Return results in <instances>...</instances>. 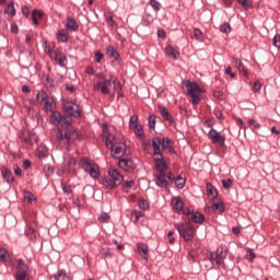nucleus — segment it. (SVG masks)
Listing matches in <instances>:
<instances>
[{
	"label": "nucleus",
	"instance_id": "a878e982",
	"mask_svg": "<svg viewBox=\"0 0 280 280\" xmlns=\"http://www.w3.org/2000/svg\"><path fill=\"white\" fill-rule=\"evenodd\" d=\"M107 55L109 56V58H114V60H117V61H119L121 58L119 56V52H117V49H115V47L113 46L107 47Z\"/></svg>",
	"mask_w": 280,
	"mask_h": 280
},
{
	"label": "nucleus",
	"instance_id": "37998d69",
	"mask_svg": "<svg viewBox=\"0 0 280 280\" xmlns=\"http://www.w3.org/2000/svg\"><path fill=\"white\" fill-rule=\"evenodd\" d=\"M97 220H98V222L106 224V222H108V220H110V214H108L107 212H102Z\"/></svg>",
	"mask_w": 280,
	"mask_h": 280
},
{
	"label": "nucleus",
	"instance_id": "72a5a7b5",
	"mask_svg": "<svg viewBox=\"0 0 280 280\" xmlns=\"http://www.w3.org/2000/svg\"><path fill=\"white\" fill-rule=\"evenodd\" d=\"M43 14L44 13L42 11H38V10L33 11L32 21L34 25H38V19H43Z\"/></svg>",
	"mask_w": 280,
	"mask_h": 280
},
{
	"label": "nucleus",
	"instance_id": "7c9ffc66",
	"mask_svg": "<svg viewBox=\"0 0 280 280\" xmlns=\"http://www.w3.org/2000/svg\"><path fill=\"white\" fill-rule=\"evenodd\" d=\"M105 143H106V148H107L108 150H113V148H115V136L108 133V135L106 136V141H105Z\"/></svg>",
	"mask_w": 280,
	"mask_h": 280
},
{
	"label": "nucleus",
	"instance_id": "de8ad7c7",
	"mask_svg": "<svg viewBox=\"0 0 280 280\" xmlns=\"http://www.w3.org/2000/svg\"><path fill=\"white\" fill-rule=\"evenodd\" d=\"M220 32H222V34H229V32H231V24L229 23H223L221 26H220Z\"/></svg>",
	"mask_w": 280,
	"mask_h": 280
},
{
	"label": "nucleus",
	"instance_id": "ea45409f",
	"mask_svg": "<svg viewBox=\"0 0 280 280\" xmlns=\"http://www.w3.org/2000/svg\"><path fill=\"white\" fill-rule=\"evenodd\" d=\"M10 260V253L8 249L0 248V261H9Z\"/></svg>",
	"mask_w": 280,
	"mask_h": 280
},
{
	"label": "nucleus",
	"instance_id": "a19ab883",
	"mask_svg": "<svg viewBox=\"0 0 280 280\" xmlns=\"http://www.w3.org/2000/svg\"><path fill=\"white\" fill-rule=\"evenodd\" d=\"M212 211H214V212L219 211V213H223V211H224V203H222V202H214V203H212Z\"/></svg>",
	"mask_w": 280,
	"mask_h": 280
},
{
	"label": "nucleus",
	"instance_id": "a211bd4d",
	"mask_svg": "<svg viewBox=\"0 0 280 280\" xmlns=\"http://www.w3.org/2000/svg\"><path fill=\"white\" fill-rule=\"evenodd\" d=\"M69 38H71V36L69 35V31L62 28L57 32V40L59 43H69Z\"/></svg>",
	"mask_w": 280,
	"mask_h": 280
},
{
	"label": "nucleus",
	"instance_id": "aec40b11",
	"mask_svg": "<svg viewBox=\"0 0 280 280\" xmlns=\"http://www.w3.org/2000/svg\"><path fill=\"white\" fill-rule=\"evenodd\" d=\"M66 30H69L70 32H78L80 30V26L75 22V20L71 16L67 19V23L65 25Z\"/></svg>",
	"mask_w": 280,
	"mask_h": 280
},
{
	"label": "nucleus",
	"instance_id": "ddd939ff",
	"mask_svg": "<svg viewBox=\"0 0 280 280\" xmlns=\"http://www.w3.org/2000/svg\"><path fill=\"white\" fill-rule=\"evenodd\" d=\"M14 266L18 275H30V266H27V264H25V260H23L22 258L15 260Z\"/></svg>",
	"mask_w": 280,
	"mask_h": 280
},
{
	"label": "nucleus",
	"instance_id": "9d476101",
	"mask_svg": "<svg viewBox=\"0 0 280 280\" xmlns=\"http://www.w3.org/2000/svg\"><path fill=\"white\" fill-rule=\"evenodd\" d=\"M110 86H113V80L110 79L94 83V89H96V91H101L103 95H108L110 93Z\"/></svg>",
	"mask_w": 280,
	"mask_h": 280
},
{
	"label": "nucleus",
	"instance_id": "cd10ccee",
	"mask_svg": "<svg viewBox=\"0 0 280 280\" xmlns=\"http://www.w3.org/2000/svg\"><path fill=\"white\" fill-rule=\"evenodd\" d=\"M50 120L54 126H59L60 121H62V116L58 112H52L50 115Z\"/></svg>",
	"mask_w": 280,
	"mask_h": 280
},
{
	"label": "nucleus",
	"instance_id": "9b49d317",
	"mask_svg": "<svg viewBox=\"0 0 280 280\" xmlns=\"http://www.w3.org/2000/svg\"><path fill=\"white\" fill-rule=\"evenodd\" d=\"M114 159H121L126 154V143L115 142L113 149H109Z\"/></svg>",
	"mask_w": 280,
	"mask_h": 280
},
{
	"label": "nucleus",
	"instance_id": "69168bd1",
	"mask_svg": "<svg viewBox=\"0 0 280 280\" xmlns=\"http://www.w3.org/2000/svg\"><path fill=\"white\" fill-rule=\"evenodd\" d=\"M182 213H183L184 215H187V217L190 215V218H191V213H195V212H194V210H191V209H189V208H183V209H182Z\"/></svg>",
	"mask_w": 280,
	"mask_h": 280
},
{
	"label": "nucleus",
	"instance_id": "4be33fe9",
	"mask_svg": "<svg viewBox=\"0 0 280 280\" xmlns=\"http://www.w3.org/2000/svg\"><path fill=\"white\" fill-rule=\"evenodd\" d=\"M137 248L140 257H142V259L148 260L149 255H148V246L145 245V243H139L137 245Z\"/></svg>",
	"mask_w": 280,
	"mask_h": 280
},
{
	"label": "nucleus",
	"instance_id": "f8f14e48",
	"mask_svg": "<svg viewBox=\"0 0 280 280\" xmlns=\"http://www.w3.org/2000/svg\"><path fill=\"white\" fill-rule=\"evenodd\" d=\"M65 170L68 174H75V165H78V160L72 158L71 155H67L66 159Z\"/></svg>",
	"mask_w": 280,
	"mask_h": 280
},
{
	"label": "nucleus",
	"instance_id": "473e14b6",
	"mask_svg": "<svg viewBox=\"0 0 280 280\" xmlns=\"http://www.w3.org/2000/svg\"><path fill=\"white\" fill-rule=\"evenodd\" d=\"M55 60L59 65V67H65V61L67 60V56L61 52H57L55 55Z\"/></svg>",
	"mask_w": 280,
	"mask_h": 280
},
{
	"label": "nucleus",
	"instance_id": "58836bf2",
	"mask_svg": "<svg viewBox=\"0 0 280 280\" xmlns=\"http://www.w3.org/2000/svg\"><path fill=\"white\" fill-rule=\"evenodd\" d=\"M208 196L212 198H218V189H215L211 184H207Z\"/></svg>",
	"mask_w": 280,
	"mask_h": 280
},
{
	"label": "nucleus",
	"instance_id": "8fccbe9b",
	"mask_svg": "<svg viewBox=\"0 0 280 280\" xmlns=\"http://www.w3.org/2000/svg\"><path fill=\"white\" fill-rule=\"evenodd\" d=\"M44 173L46 174V176H51L54 174V166H51L50 164H46L44 166Z\"/></svg>",
	"mask_w": 280,
	"mask_h": 280
},
{
	"label": "nucleus",
	"instance_id": "4d7b16f0",
	"mask_svg": "<svg viewBox=\"0 0 280 280\" xmlns=\"http://www.w3.org/2000/svg\"><path fill=\"white\" fill-rule=\"evenodd\" d=\"M15 280H30V273H16Z\"/></svg>",
	"mask_w": 280,
	"mask_h": 280
},
{
	"label": "nucleus",
	"instance_id": "39448f33",
	"mask_svg": "<svg viewBox=\"0 0 280 280\" xmlns=\"http://www.w3.org/2000/svg\"><path fill=\"white\" fill-rule=\"evenodd\" d=\"M187 95L191 96L192 104H200V94L205 93V90L196 82H186Z\"/></svg>",
	"mask_w": 280,
	"mask_h": 280
},
{
	"label": "nucleus",
	"instance_id": "a18cd8bd",
	"mask_svg": "<svg viewBox=\"0 0 280 280\" xmlns=\"http://www.w3.org/2000/svg\"><path fill=\"white\" fill-rule=\"evenodd\" d=\"M149 128H150V130H154V128H156V116L155 115H151L149 117Z\"/></svg>",
	"mask_w": 280,
	"mask_h": 280
},
{
	"label": "nucleus",
	"instance_id": "e433bc0d",
	"mask_svg": "<svg viewBox=\"0 0 280 280\" xmlns=\"http://www.w3.org/2000/svg\"><path fill=\"white\" fill-rule=\"evenodd\" d=\"M139 126V116L132 115L129 120V128L132 130Z\"/></svg>",
	"mask_w": 280,
	"mask_h": 280
},
{
	"label": "nucleus",
	"instance_id": "3c124183",
	"mask_svg": "<svg viewBox=\"0 0 280 280\" xmlns=\"http://www.w3.org/2000/svg\"><path fill=\"white\" fill-rule=\"evenodd\" d=\"M223 189H230V187H233V179H223L222 180Z\"/></svg>",
	"mask_w": 280,
	"mask_h": 280
},
{
	"label": "nucleus",
	"instance_id": "4c0bfd02",
	"mask_svg": "<svg viewBox=\"0 0 280 280\" xmlns=\"http://www.w3.org/2000/svg\"><path fill=\"white\" fill-rule=\"evenodd\" d=\"M185 183H187V180L185 178H183V176L178 175L175 178V185L177 187V189H183V187H185Z\"/></svg>",
	"mask_w": 280,
	"mask_h": 280
},
{
	"label": "nucleus",
	"instance_id": "bf43d9fd",
	"mask_svg": "<svg viewBox=\"0 0 280 280\" xmlns=\"http://www.w3.org/2000/svg\"><path fill=\"white\" fill-rule=\"evenodd\" d=\"M106 21L109 27H117V22H115V19L113 18V15L107 16Z\"/></svg>",
	"mask_w": 280,
	"mask_h": 280
},
{
	"label": "nucleus",
	"instance_id": "6ab92c4d",
	"mask_svg": "<svg viewBox=\"0 0 280 280\" xmlns=\"http://www.w3.org/2000/svg\"><path fill=\"white\" fill-rule=\"evenodd\" d=\"M159 113L162 115L163 119H165V121H168L170 124H174V118L172 117V115H170V112L167 110V108L163 107L162 105L158 106Z\"/></svg>",
	"mask_w": 280,
	"mask_h": 280
},
{
	"label": "nucleus",
	"instance_id": "680f3d73",
	"mask_svg": "<svg viewBox=\"0 0 280 280\" xmlns=\"http://www.w3.org/2000/svg\"><path fill=\"white\" fill-rule=\"evenodd\" d=\"M238 3L243 5L244 10H248V8H250V0H238Z\"/></svg>",
	"mask_w": 280,
	"mask_h": 280
},
{
	"label": "nucleus",
	"instance_id": "20e7f679",
	"mask_svg": "<svg viewBox=\"0 0 280 280\" xmlns=\"http://www.w3.org/2000/svg\"><path fill=\"white\" fill-rule=\"evenodd\" d=\"M124 183V175L119 173L116 168H110L108 171V176L103 179V185L107 189H115Z\"/></svg>",
	"mask_w": 280,
	"mask_h": 280
},
{
	"label": "nucleus",
	"instance_id": "393cba45",
	"mask_svg": "<svg viewBox=\"0 0 280 280\" xmlns=\"http://www.w3.org/2000/svg\"><path fill=\"white\" fill-rule=\"evenodd\" d=\"M165 51L170 58H173V60H178V57L180 56V54H178V51H176V49H174L172 46H166Z\"/></svg>",
	"mask_w": 280,
	"mask_h": 280
},
{
	"label": "nucleus",
	"instance_id": "c03bdc74",
	"mask_svg": "<svg viewBox=\"0 0 280 280\" xmlns=\"http://www.w3.org/2000/svg\"><path fill=\"white\" fill-rule=\"evenodd\" d=\"M149 4L154 10V12H159V10H161V2H159L156 0H150Z\"/></svg>",
	"mask_w": 280,
	"mask_h": 280
},
{
	"label": "nucleus",
	"instance_id": "5fc2aeb1",
	"mask_svg": "<svg viewBox=\"0 0 280 280\" xmlns=\"http://www.w3.org/2000/svg\"><path fill=\"white\" fill-rule=\"evenodd\" d=\"M46 88L48 89H56V85L54 84V79L47 77L45 82Z\"/></svg>",
	"mask_w": 280,
	"mask_h": 280
},
{
	"label": "nucleus",
	"instance_id": "7ed1b4c3",
	"mask_svg": "<svg viewBox=\"0 0 280 280\" xmlns=\"http://www.w3.org/2000/svg\"><path fill=\"white\" fill-rule=\"evenodd\" d=\"M155 170L158 172L156 178H155V185L158 187H167L170 185V180L174 182L176 180V177H174V174L172 172H167V164L164 162V168L160 167L158 163H155Z\"/></svg>",
	"mask_w": 280,
	"mask_h": 280
},
{
	"label": "nucleus",
	"instance_id": "0eeeda50",
	"mask_svg": "<svg viewBox=\"0 0 280 280\" xmlns=\"http://www.w3.org/2000/svg\"><path fill=\"white\" fill-rule=\"evenodd\" d=\"M62 108L66 115H69L70 117H75V118L82 117V109H80V105L71 101L63 100Z\"/></svg>",
	"mask_w": 280,
	"mask_h": 280
},
{
	"label": "nucleus",
	"instance_id": "2f4dec72",
	"mask_svg": "<svg viewBox=\"0 0 280 280\" xmlns=\"http://www.w3.org/2000/svg\"><path fill=\"white\" fill-rule=\"evenodd\" d=\"M47 97H49V96H48L47 92H45V90H40L36 94V100L39 104H43L47 100Z\"/></svg>",
	"mask_w": 280,
	"mask_h": 280
},
{
	"label": "nucleus",
	"instance_id": "49530a36",
	"mask_svg": "<svg viewBox=\"0 0 280 280\" xmlns=\"http://www.w3.org/2000/svg\"><path fill=\"white\" fill-rule=\"evenodd\" d=\"M24 199L26 200V202L32 203L33 200H36V197L31 191H25Z\"/></svg>",
	"mask_w": 280,
	"mask_h": 280
},
{
	"label": "nucleus",
	"instance_id": "603ef678",
	"mask_svg": "<svg viewBox=\"0 0 280 280\" xmlns=\"http://www.w3.org/2000/svg\"><path fill=\"white\" fill-rule=\"evenodd\" d=\"M95 62L100 63L102 60H104V54L102 51L97 50L94 55Z\"/></svg>",
	"mask_w": 280,
	"mask_h": 280
},
{
	"label": "nucleus",
	"instance_id": "338daca9",
	"mask_svg": "<svg viewBox=\"0 0 280 280\" xmlns=\"http://www.w3.org/2000/svg\"><path fill=\"white\" fill-rule=\"evenodd\" d=\"M13 170H14L15 176H23V171L21 170V167H19V165H15Z\"/></svg>",
	"mask_w": 280,
	"mask_h": 280
},
{
	"label": "nucleus",
	"instance_id": "e2e57ef3",
	"mask_svg": "<svg viewBox=\"0 0 280 280\" xmlns=\"http://www.w3.org/2000/svg\"><path fill=\"white\" fill-rule=\"evenodd\" d=\"M254 93H259L261 91V83L259 81H256L253 85Z\"/></svg>",
	"mask_w": 280,
	"mask_h": 280
},
{
	"label": "nucleus",
	"instance_id": "f257e3e1",
	"mask_svg": "<svg viewBox=\"0 0 280 280\" xmlns=\"http://www.w3.org/2000/svg\"><path fill=\"white\" fill-rule=\"evenodd\" d=\"M153 148V161L158 163V167L165 168V158L163 156V150H168V152H176L174 147H172V141L170 138H153L152 143Z\"/></svg>",
	"mask_w": 280,
	"mask_h": 280
},
{
	"label": "nucleus",
	"instance_id": "c756f323",
	"mask_svg": "<svg viewBox=\"0 0 280 280\" xmlns=\"http://www.w3.org/2000/svg\"><path fill=\"white\" fill-rule=\"evenodd\" d=\"M4 14H8L9 16H14L16 14V9L14 8V2H10L5 7Z\"/></svg>",
	"mask_w": 280,
	"mask_h": 280
},
{
	"label": "nucleus",
	"instance_id": "4468645a",
	"mask_svg": "<svg viewBox=\"0 0 280 280\" xmlns=\"http://www.w3.org/2000/svg\"><path fill=\"white\" fill-rule=\"evenodd\" d=\"M25 235L31 240H36V222L26 221Z\"/></svg>",
	"mask_w": 280,
	"mask_h": 280
},
{
	"label": "nucleus",
	"instance_id": "2eb2a0df",
	"mask_svg": "<svg viewBox=\"0 0 280 280\" xmlns=\"http://www.w3.org/2000/svg\"><path fill=\"white\" fill-rule=\"evenodd\" d=\"M56 137L58 141H66V143L69 144V141H71V129H67L65 135L62 133V130L58 129Z\"/></svg>",
	"mask_w": 280,
	"mask_h": 280
},
{
	"label": "nucleus",
	"instance_id": "864d4df0",
	"mask_svg": "<svg viewBox=\"0 0 280 280\" xmlns=\"http://www.w3.org/2000/svg\"><path fill=\"white\" fill-rule=\"evenodd\" d=\"M122 187L125 189H132V187H135V180L129 179V180L124 182Z\"/></svg>",
	"mask_w": 280,
	"mask_h": 280
},
{
	"label": "nucleus",
	"instance_id": "6e6552de",
	"mask_svg": "<svg viewBox=\"0 0 280 280\" xmlns=\"http://www.w3.org/2000/svg\"><path fill=\"white\" fill-rule=\"evenodd\" d=\"M82 161L84 172H86L91 178H100V166L95 162L89 160V158H83Z\"/></svg>",
	"mask_w": 280,
	"mask_h": 280
},
{
	"label": "nucleus",
	"instance_id": "5701e85b",
	"mask_svg": "<svg viewBox=\"0 0 280 280\" xmlns=\"http://www.w3.org/2000/svg\"><path fill=\"white\" fill-rule=\"evenodd\" d=\"M172 202L175 211H177V213H180V211H183V208L185 207V203L183 202L180 197H174Z\"/></svg>",
	"mask_w": 280,
	"mask_h": 280
},
{
	"label": "nucleus",
	"instance_id": "412c9836",
	"mask_svg": "<svg viewBox=\"0 0 280 280\" xmlns=\"http://www.w3.org/2000/svg\"><path fill=\"white\" fill-rule=\"evenodd\" d=\"M118 167H121V170H125L126 172H130V170H132V161L129 159H120L118 161Z\"/></svg>",
	"mask_w": 280,
	"mask_h": 280
},
{
	"label": "nucleus",
	"instance_id": "1a4fd4ad",
	"mask_svg": "<svg viewBox=\"0 0 280 280\" xmlns=\"http://www.w3.org/2000/svg\"><path fill=\"white\" fill-rule=\"evenodd\" d=\"M208 137L211 140V142L213 144L219 143L221 148H224V143L226 141V138L222 135H220V132H218V130L215 129H211L208 132Z\"/></svg>",
	"mask_w": 280,
	"mask_h": 280
},
{
	"label": "nucleus",
	"instance_id": "79ce46f5",
	"mask_svg": "<svg viewBox=\"0 0 280 280\" xmlns=\"http://www.w3.org/2000/svg\"><path fill=\"white\" fill-rule=\"evenodd\" d=\"M192 38H196V40L202 43V31H200V28H195L192 32Z\"/></svg>",
	"mask_w": 280,
	"mask_h": 280
},
{
	"label": "nucleus",
	"instance_id": "052dcab7",
	"mask_svg": "<svg viewBox=\"0 0 280 280\" xmlns=\"http://www.w3.org/2000/svg\"><path fill=\"white\" fill-rule=\"evenodd\" d=\"M213 97H215L217 100H222L224 97V91L222 90L214 91Z\"/></svg>",
	"mask_w": 280,
	"mask_h": 280
},
{
	"label": "nucleus",
	"instance_id": "c85d7f7f",
	"mask_svg": "<svg viewBox=\"0 0 280 280\" xmlns=\"http://www.w3.org/2000/svg\"><path fill=\"white\" fill-rule=\"evenodd\" d=\"M20 139L23 141V143H26V145H34V143H36L37 141V138L34 135L31 136L30 138L25 137V135H22Z\"/></svg>",
	"mask_w": 280,
	"mask_h": 280
},
{
	"label": "nucleus",
	"instance_id": "b1692460",
	"mask_svg": "<svg viewBox=\"0 0 280 280\" xmlns=\"http://www.w3.org/2000/svg\"><path fill=\"white\" fill-rule=\"evenodd\" d=\"M2 178L3 180H5V183H8L10 185V183H13L14 180V176H12V171H10L9 168H4L2 171Z\"/></svg>",
	"mask_w": 280,
	"mask_h": 280
},
{
	"label": "nucleus",
	"instance_id": "0e129e2a",
	"mask_svg": "<svg viewBox=\"0 0 280 280\" xmlns=\"http://www.w3.org/2000/svg\"><path fill=\"white\" fill-rule=\"evenodd\" d=\"M273 46L277 47L278 49L280 48V35L279 34H277L273 37Z\"/></svg>",
	"mask_w": 280,
	"mask_h": 280
},
{
	"label": "nucleus",
	"instance_id": "dca6fc26",
	"mask_svg": "<svg viewBox=\"0 0 280 280\" xmlns=\"http://www.w3.org/2000/svg\"><path fill=\"white\" fill-rule=\"evenodd\" d=\"M185 220H190V224L191 222H194V224H202V222H205V217L202 213L197 211L191 213L190 218H185Z\"/></svg>",
	"mask_w": 280,
	"mask_h": 280
},
{
	"label": "nucleus",
	"instance_id": "f03ea898",
	"mask_svg": "<svg viewBox=\"0 0 280 280\" xmlns=\"http://www.w3.org/2000/svg\"><path fill=\"white\" fill-rule=\"evenodd\" d=\"M185 223H175L174 226L178 231L184 242H191L196 237V228L191 224L190 219H184Z\"/></svg>",
	"mask_w": 280,
	"mask_h": 280
},
{
	"label": "nucleus",
	"instance_id": "423d86ee",
	"mask_svg": "<svg viewBox=\"0 0 280 280\" xmlns=\"http://www.w3.org/2000/svg\"><path fill=\"white\" fill-rule=\"evenodd\" d=\"M229 254V248L224 245H220L215 253L209 252L208 257L212 264H217L218 266H222L224 264V259H226V255Z\"/></svg>",
	"mask_w": 280,
	"mask_h": 280
},
{
	"label": "nucleus",
	"instance_id": "f704fd0d",
	"mask_svg": "<svg viewBox=\"0 0 280 280\" xmlns=\"http://www.w3.org/2000/svg\"><path fill=\"white\" fill-rule=\"evenodd\" d=\"M113 250H110V248H102L101 249V256L103 257V259H110L113 258Z\"/></svg>",
	"mask_w": 280,
	"mask_h": 280
},
{
	"label": "nucleus",
	"instance_id": "13d9d810",
	"mask_svg": "<svg viewBox=\"0 0 280 280\" xmlns=\"http://www.w3.org/2000/svg\"><path fill=\"white\" fill-rule=\"evenodd\" d=\"M139 207L140 209H142L143 211H145V209H148L150 207V203H148V200L145 199H141L139 201Z\"/></svg>",
	"mask_w": 280,
	"mask_h": 280
},
{
	"label": "nucleus",
	"instance_id": "f3484780",
	"mask_svg": "<svg viewBox=\"0 0 280 280\" xmlns=\"http://www.w3.org/2000/svg\"><path fill=\"white\" fill-rule=\"evenodd\" d=\"M233 62L236 65V68L238 69L241 75H244L245 78H248V69H246V66H244L242 60L234 57Z\"/></svg>",
	"mask_w": 280,
	"mask_h": 280
},
{
	"label": "nucleus",
	"instance_id": "bb28decb",
	"mask_svg": "<svg viewBox=\"0 0 280 280\" xmlns=\"http://www.w3.org/2000/svg\"><path fill=\"white\" fill-rule=\"evenodd\" d=\"M135 135L140 139V141H143L145 139V132H143V126L138 125L137 127H133Z\"/></svg>",
	"mask_w": 280,
	"mask_h": 280
},
{
	"label": "nucleus",
	"instance_id": "774afa93",
	"mask_svg": "<svg viewBox=\"0 0 280 280\" xmlns=\"http://www.w3.org/2000/svg\"><path fill=\"white\" fill-rule=\"evenodd\" d=\"M158 36H159V38H166L167 33L165 32V30L160 28V30L158 31Z\"/></svg>",
	"mask_w": 280,
	"mask_h": 280
},
{
	"label": "nucleus",
	"instance_id": "09e8293b",
	"mask_svg": "<svg viewBox=\"0 0 280 280\" xmlns=\"http://www.w3.org/2000/svg\"><path fill=\"white\" fill-rule=\"evenodd\" d=\"M45 110L47 112L54 110V98L45 101Z\"/></svg>",
	"mask_w": 280,
	"mask_h": 280
},
{
	"label": "nucleus",
	"instance_id": "6e6d98bb",
	"mask_svg": "<svg viewBox=\"0 0 280 280\" xmlns=\"http://www.w3.org/2000/svg\"><path fill=\"white\" fill-rule=\"evenodd\" d=\"M61 187H62L63 194H72L73 192V190L71 189V185L61 183Z\"/></svg>",
	"mask_w": 280,
	"mask_h": 280
},
{
	"label": "nucleus",
	"instance_id": "c9c22d12",
	"mask_svg": "<svg viewBox=\"0 0 280 280\" xmlns=\"http://www.w3.org/2000/svg\"><path fill=\"white\" fill-rule=\"evenodd\" d=\"M49 154V150L47 147H38L37 149V156L38 159H44V156H47Z\"/></svg>",
	"mask_w": 280,
	"mask_h": 280
}]
</instances>
